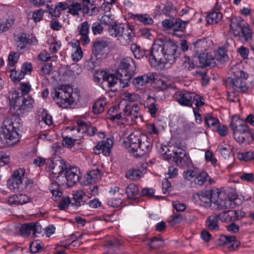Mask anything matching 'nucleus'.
Instances as JSON below:
<instances>
[{"mask_svg":"<svg viewBox=\"0 0 254 254\" xmlns=\"http://www.w3.org/2000/svg\"><path fill=\"white\" fill-rule=\"evenodd\" d=\"M177 44L167 37L156 39L149 52V61L152 66L159 64L170 65L179 57Z\"/></svg>","mask_w":254,"mask_h":254,"instance_id":"f257e3e1","label":"nucleus"},{"mask_svg":"<svg viewBox=\"0 0 254 254\" xmlns=\"http://www.w3.org/2000/svg\"><path fill=\"white\" fill-rule=\"evenodd\" d=\"M125 142L128 151L136 157H141L149 153L152 147L150 138L147 135L139 132L131 133Z\"/></svg>","mask_w":254,"mask_h":254,"instance_id":"f03ea898","label":"nucleus"},{"mask_svg":"<svg viewBox=\"0 0 254 254\" xmlns=\"http://www.w3.org/2000/svg\"><path fill=\"white\" fill-rule=\"evenodd\" d=\"M19 119L16 116L6 118L0 131V140L5 146H11L18 140L17 130L20 127Z\"/></svg>","mask_w":254,"mask_h":254,"instance_id":"7ed1b4c3","label":"nucleus"},{"mask_svg":"<svg viewBox=\"0 0 254 254\" xmlns=\"http://www.w3.org/2000/svg\"><path fill=\"white\" fill-rule=\"evenodd\" d=\"M24 168H19L13 171L10 178L7 181V186L13 192L30 190L35 186L34 182L28 179Z\"/></svg>","mask_w":254,"mask_h":254,"instance_id":"20e7f679","label":"nucleus"},{"mask_svg":"<svg viewBox=\"0 0 254 254\" xmlns=\"http://www.w3.org/2000/svg\"><path fill=\"white\" fill-rule=\"evenodd\" d=\"M73 89L69 86H63L52 93V98L59 107L66 108L74 102L72 93Z\"/></svg>","mask_w":254,"mask_h":254,"instance_id":"39448f33","label":"nucleus"},{"mask_svg":"<svg viewBox=\"0 0 254 254\" xmlns=\"http://www.w3.org/2000/svg\"><path fill=\"white\" fill-rule=\"evenodd\" d=\"M232 69L235 78L229 77L226 79L227 87L237 92H245L248 89L245 82L248 74L241 70H235L234 68Z\"/></svg>","mask_w":254,"mask_h":254,"instance_id":"423d86ee","label":"nucleus"},{"mask_svg":"<svg viewBox=\"0 0 254 254\" xmlns=\"http://www.w3.org/2000/svg\"><path fill=\"white\" fill-rule=\"evenodd\" d=\"M230 126L233 130V133L248 134L250 135L251 139L254 138V133L249 130L246 122L239 117H234L232 120Z\"/></svg>","mask_w":254,"mask_h":254,"instance_id":"0eeeda50","label":"nucleus"},{"mask_svg":"<svg viewBox=\"0 0 254 254\" xmlns=\"http://www.w3.org/2000/svg\"><path fill=\"white\" fill-rule=\"evenodd\" d=\"M66 180L67 185L71 187L78 183L81 178V172L77 167L66 168L64 174Z\"/></svg>","mask_w":254,"mask_h":254,"instance_id":"6e6552de","label":"nucleus"},{"mask_svg":"<svg viewBox=\"0 0 254 254\" xmlns=\"http://www.w3.org/2000/svg\"><path fill=\"white\" fill-rule=\"evenodd\" d=\"M135 68L133 60L131 58L127 57L121 61L118 71L120 76L123 77V73L132 74Z\"/></svg>","mask_w":254,"mask_h":254,"instance_id":"1a4fd4ad","label":"nucleus"},{"mask_svg":"<svg viewBox=\"0 0 254 254\" xmlns=\"http://www.w3.org/2000/svg\"><path fill=\"white\" fill-rule=\"evenodd\" d=\"M113 144V140L111 138L99 141L94 149V152L96 154L102 153L105 156H109Z\"/></svg>","mask_w":254,"mask_h":254,"instance_id":"9d476101","label":"nucleus"},{"mask_svg":"<svg viewBox=\"0 0 254 254\" xmlns=\"http://www.w3.org/2000/svg\"><path fill=\"white\" fill-rule=\"evenodd\" d=\"M197 65L200 67L214 66L215 65L214 58L209 53H199L196 58Z\"/></svg>","mask_w":254,"mask_h":254,"instance_id":"9b49d317","label":"nucleus"},{"mask_svg":"<svg viewBox=\"0 0 254 254\" xmlns=\"http://www.w3.org/2000/svg\"><path fill=\"white\" fill-rule=\"evenodd\" d=\"M155 75L153 72H148L143 75L134 78L132 83L136 88H140L147 84L152 83L155 81Z\"/></svg>","mask_w":254,"mask_h":254,"instance_id":"f8f14e48","label":"nucleus"},{"mask_svg":"<svg viewBox=\"0 0 254 254\" xmlns=\"http://www.w3.org/2000/svg\"><path fill=\"white\" fill-rule=\"evenodd\" d=\"M193 93L189 92H177L175 98L181 105L191 107L192 105Z\"/></svg>","mask_w":254,"mask_h":254,"instance_id":"ddd939ff","label":"nucleus"},{"mask_svg":"<svg viewBox=\"0 0 254 254\" xmlns=\"http://www.w3.org/2000/svg\"><path fill=\"white\" fill-rule=\"evenodd\" d=\"M49 169L52 174L58 175L55 177L58 179L59 177V175L63 174L64 170H66V164L64 160L57 159L53 161L52 163L49 165Z\"/></svg>","mask_w":254,"mask_h":254,"instance_id":"4468645a","label":"nucleus"},{"mask_svg":"<svg viewBox=\"0 0 254 254\" xmlns=\"http://www.w3.org/2000/svg\"><path fill=\"white\" fill-rule=\"evenodd\" d=\"M241 211L239 210L224 211L218 214L219 220L223 222L229 223L239 219Z\"/></svg>","mask_w":254,"mask_h":254,"instance_id":"2eb2a0df","label":"nucleus"},{"mask_svg":"<svg viewBox=\"0 0 254 254\" xmlns=\"http://www.w3.org/2000/svg\"><path fill=\"white\" fill-rule=\"evenodd\" d=\"M134 38L135 33L133 30L130 26L126 25L125 26L124 32H123V34H121L118 41L121 45L126 46L132 42Z\"/></svg>","mask_w":254,"mask_h":254,"instance_id":"dca6fc26","label":"nucleus"},{"mask_svg":"<svg viewBox=\"0 0 254 254\" xmlns=\"http://www.w3.org/2000/svg\"><path fill=\"white\" fill-rule=\"evenodd\" d=\"M186 148V146H181V148L174 149L173 151L172 156L178 165L183 166L187 162Z\"/></svg>","mask_w":254,"mask_h":254,"instance_id":"f3484780","label":"nucleus"},{"mask_svg":"<svg viewBox=\"0 0 254 254\" xmlns=\"http://www.w3.org/2000/svg\"><path fill=\"white\" fill-rule=\"evenodd\" d=\"M244 21L240 17H233L230 21V30L235 36H241V30L244 25Z\"/></svg>","mask_w":254,"mask_h":254,"instance_id":"a211bd4d","label":"nucleus"},{"mask_svg":"<svg viewBox=\"0 0 254 254\" xmlns=\"http://www.w3.org/2000/svg\"><path fill=\"white\" fill-rule=\"evenodd\" d=\"M88 199L83 190H77L73 194V202L71 204L76 207L84 206L86 204Z\"/></svg>","mask_w":254,"mask_h":254,"instance_id":"6ab92c4d","label":"nucleus"},{"mask_svg":"<svg viewBox=\"0 0 254 254\" xmlns=\"http://www.w3.org/2000/svg\"><path fill=\"white\" fill-rule=\"evenodd\" d=\"M219 246H225L228 248L235 249L239 245L238 242L236 241L235 236H221L218 240Z\"/></svg>","mask_w":254,"mask_h":254,"instance_id":"aec40b11","label":"nucleus"},{"mask_svg":"<svg viewBox=\"0 0 254 254\" xmlns=\"http://www.w3.org/2000/svg\"><path fill=\"white\" fill-rule=\"evenodd\" d=\"M192 198L200 205L204 206H208L211 202L213 201L212 198H211V195L206 191H199L194 194Z\"/></svg>","mask_w":254,"mask_h":254,"instance_id":"412c9836","label":"nucleus"},{"mask_svg":"<svg viewBox=\"0 0 254 254\" xmlns=\"http://www.w3.org/2000/svg\"><path fill=\"white\" fill-rule=\"evenodd\" d=\"M110 44L109 41L106 40L97 39L93 43L92 52L97 57L102 55L104 53V50Z\"/></svg>","mask_w":254,"mask_h":254,"instance_id":"4be33fe9","label":"nucleus"},{"mask_svg":"<svg viewBox=\"0 0 254 254\" xmlns=\"http://www.w3.org/2000/svg\"><path fill=\"white\" fill-rule=\"evenodd\" d=\"M22 100V102L18 105L17 108H16V111H15V113L17 115H20L32 109L34 106V101L31 97L26 98L23 96Z\"/></svg>","mask_w":254,"mask_h":254,"instance_id":"5701e85b","label":"nucleus"},{"mask_svg":"<svg viewBox=\"0 0 254 254\" xmlns=\"http://www.w3.org/2000/svg\"><path fill=\"white\" fill-rule=\"evenodd\" d=\"M90 25L87 21L82 22L78 26L79 34L80 36V41L83 45H85L89 43L90 39L88 34L89 31Z\"/></svg>","mask_w":254,"mask_h":254,"instance_id":"b1692460","label":"nucleus"},{"mask_svg":"<svg viewBox=\"0 0 254 254\" xmlns=\"http://www.w3.org/2000/svg\"><path fill=\"white\" fill-rule=\"evenodd\" d=\"M22 93H19L16 90L11 91L9 92L8 98L10 106V110L12 109L16 111V108L22 102Z\"/></svg>","mask_w":254,"mask_h":254,"instance_id":"393cba45","label":"nucleus"},{"mask_svg":"<svg viewBox=\"0 0 254 254\" xmlns=\"http://www.w3.org/2000/svg\"><path fill=\"white\" fill-rule=\"evenodd\" d=\"M139 108L137 104H134L132 106L127 105L124 109V115L132 121H135L139 116Z\"/></svg>","mask_w":254,"mask_h":254,"instance_id":"a878e982","label":"nucleus"},{"mask_svg":"<svg viewBox=\"0 0 254 254\" xmlns=\"http://www.w3.org/2000/svg\"><path fill=\"white\" fill-rule=\"evenodd\" d=\"M68 2H58L53 8L51 6H48L49 13L53 16L59 17L61 14V11L68 9Z\"/></svg>","mask_w":254,"mask_h":254,"instance_id":"bb28decb","label":"nucleus"},{"mask_svg":"<svg viewBox=\"0 0 254 254\" xmlns=\"http://www.w3.org/2000/svg\"><path fill=\"white\" fill-rule=\"evenodd\" d=\"M218 220H219V217L218 214L209 216L206 220V227L210 230L215 231H218L220 229L218 224Z\"/></svg>","mask_w":254,"mask_h":254,"instance_id":"cd10ccee","label":"nucleus"},{"mask_svg":"<svg viewBox=\"0 0 254 254\" xmlns=\"http://www.w3.org/2000/svg\"><path fill=\"white\" fill-rule=\"evenodd\" d=\"M29 36L25 33H19L16 36L15 41L18 50L24 49L29 43Z\"/></svg>","mask_w":254,"mask_h":254,"instance_id":"c85d7f7f","label":"nucleus"},{"mask_svg":"<svg viewBox=\"0 0 254 254\" xmlns=\"http://www.w3.org/2000/svg\"><path fill=\"white\" fill-rule=\"evenodd\" d=\"M125 26L119 25L116 23L109 26L108 28V32L109 35L113 37H117L118 40L120 37L121 34L124 32Z\"/></svg>","mask_w":254,"mask_h":254,"instance_id":"c756f323","label":"nucleus"},{"mask_svg":"<svg viewBox=\"0 0 254 254\" xmlns=\"http://www.w3.org/2000/svg\"><path fill=\"white\" fill-rule=\"evenodd\" d=\"M68 2V12L72 15H78L82 10V4L80 2L67 1Z\"/></svg>","mask_w":254,"mask_h":254,"instance_id":"7c9ffc66","label":"nucleus"},{"mask_svg":"<svg viewBox=\"0 0 254 254\" xmlns=\"http://www.w3.org/2000/svg\"><path fill=\"white\" fill-rule=\"evenodd\" d=\"M100 173L98 169L90 171L87 174L86 181L88 184L94 183L100 180Z\"/></svg>","mask_w":254,"mask_h":254,"instance_id":"2f4dec72","label":"nucleus"},{"mask_svg":"<svg viewBox=\"0 0 254 254\" xmlns=\"http://www.w3.org/2000/svg\"><path fill=\"white\" fill-rule=\"evenodd\" d=\"M139 192L137 186L134 184H130L126 189V193L127 198L135 199Z\"/></svg>","mask_w":254,"mask_h":254,"instance_id":"473e14b6","label":"nucleus"},{"mask_svg":"<svg viewBox=\"0 0 254 254\" xmlns=\"http://www.w3.org/2000/svg\"><path fill=\"white\" fill-rule=\"evenodd\" d=\"M207 47V42L205 39L198 40L194 43V49L198 55L206 50Z\"/></svg>","mask_w":254,"mask_h":254,"instance_id":"72a5a7b5","label":"nucleus"},{"mask_svg":"<svg viewBox=\"0 0 254 254\" xmlns=\"http://www.w3.org/2000/svg\"><path fill=\"white\" fill-rule=\"evenodd\" d=\"M208 175L205 171L197 172V174L194 180L195 184L202 186L208 181Z\"/></svg>","mask_w":254,"mask_h":254,"instance_id":"f704fd0d","label":"nucleus"},{"mask_svg":"<svg viewBox=\"0 0 254 254\" xmlns=\"http://www.w3.org/2000/svg\"><path fill=\"white\" fill-rule=\"evenodd\" d=\"M222 18V14L218 11L210 12L206 17V20L209 24L218 23Z\"/></svg>","mask_w":254,"mask_h":254,"instance_id":"c9c22d12","label":"nucleus"},{"mask_svg":"<svg viewBox=\"0 0 254 254\" xmlns=\"http://www.w3.org/2000/svg\"><path fill=\"white\" fill-rule=\"evenodd\" d=\"M133 18L135 20H137L145 25H150L153 23L152 18L147 14H138L133 15Z\"/></svg>","mask_w":254,"mask_h":254,"instance_id":"e433bc0d","label":"nucleus"},{"mask_svg":"<svg viewBox=\"0 0 254 254\" xmlns=\"http://www.w3.org/2000/svg\"><path fill=\"white\" fill-rule=\"evenodd\" d=\"M240 37H243L246 41H249L252 39L253 32L248 24L244 23V25L241 30Z\"/></svg>","mask_w":254,"mask_h":254,"instance_id":"4c0bfd02","label":"nucleus"},{"mask_svg":"<svg viewBox=\"0 0 254 254\" xmlns=\"http://www.w3.org/2000/svg\"><path fill=\"white\" fill-rule=\"evenodd\" d=\"M76 124L77 126L71 127L68 128H70L71 130H76L78 132H81L82 133H84L86 132L90 123H86L82 121H77Z\"/></svg>","mask_w":254,"mask_h":254,"instance_id":"58836bf2","label":"nucleus"},{"mask_svg":"<svg viewBox=\"0 0 254 254\" xmlns=\"http://www.w3.org/2000/svg\"><path fill=\"white\" fill-rule=\"evenodd\" d=\"M162 12L167 16L172 18H174L177 13L176 8L171 3H167L164 6Z\"/></svg>","mask_w":254,"mask_h":254,"instance_id":"ea45409f","label":"nucleus"},{"mask_svg":"<svg viewBox=\"0 0 254 254\" xmlns=\"http://www.w3.org/2000/svg\"><path fill=\"white\" fill-rule=\"evenodd\" d=\"M144 174L143 171L139 170H130L127 172L126 177L131 180H137L140 179Z\"/></svg>","mask_w":254,"mask_h":254,"instance_id":"a19ab883","label":"nucleus"},{"mask_svg":"<svg viewBox=\"0 0 254 254\" xmlns=\"http://www.w3.org/2000/svg\"><path fill=\"white\" fill-rule=\"evenodd\" d=\"M131 50L132 52L134 57L137 59H141L146 56V51L141 49L136 44H132L130 47Z\"/></svg>","mask_w":254,"mask_h":254,"instance_id":"79ce46f5","label":"nucleus"},{"mask_svg":"<svg viewBox=\"0 0 254 254\" xmlns=\"http://www.w3.org/2000/svg\"><path fill=\"white\" fill-rule=\"evenodd\" d=\"M106 102L104 99H100L97 101L94 104L92 110L95 114H98L104 111Z\"/></svg>","mask_w":254,"mask_h":254,"instance_id":"37998d69","label":"nucleus"},{"mask_svg":"<svg viewBox=\"0 0 254 254\" xmlns=\"http://www.w3.org/2000/svg\"><path fill=\"white\" fill-rule=\"evenodd\" d=\"M213 203L217 206L218 209L222 210L229 208L231 201L229 199H223L218 198L217 199L213 201Z\"/></svg>","mask_w":254,"mask_h":254,"instance_id":"c03bdc74","label":"nucleus"},{"mask_svg":"<svg viewBox=\"0 0 254 254\" xmlns=\"http://www.w3.org/2000/svg\"><path fill=\"white\" fill-rule=\"evenodd\" d=\"M119 75H120L119 73V71H118V73L116 76L113 74L108 73L104 82L107 83V85L110 87H114L115 84L118 83Z\"/></svg>","mask_w":254,"mask_h":254,"instance_id":"a18cd8bd","label":"nucleus"},{"mask_svg":"<svg viewBox=\"0 0 254 254\" xmlns=\"http://www.w3.org/2000/svg\"><path fill=\"white\" fill-rule=\"evenodd\" d=\"M189 22V20H182L180 18H177L174 22L173 30L175 31H183L185 29L186 26Z\"/></svg>","mask_w":254,"mask_h":254,"instance_id":"49530a36","label":"nucleus"},{"mask_svg":"<svg viewBox=\"0 0 254 254\" xmlns=\"http://www.w3.org/2000/svg\"><path fill=\"white\" fill-rule=\"evenodd\" d=\"M20 55L16 52H11L8 57V65L9 66H14L17 63L19 58Z\"/></svg>","mask_w":254,"mask_h":254,"instance_id":"de8ad7c7","label":"nucleus"},{"mask_svg":"<svg viewBox=\"0 0 254 254\" xmlns=\"http://www.w3.org/2000/svg\"><path fill=\"white\" fill-rule=\"evenodd\" d=\"M238 159L244 161H250L254 159V152L248 151L244 153H239L237 156Z\"/></svg>","mask_w":254,"mask_h":254,"instance_id":"09e8293b","label":"nucleus"},{"mask_svg":"<svg viewBox=\"0 0 254 254\" xmlns=\"http://www.w3.org/2000/svg\"><path fill=\"white\" fill-rule=\"evenodd\" d=\"M75 50L72 54V57L73 60L78 61L83 56V53L81 48L79 46L78 42L76 41L74 43Z\"/></svg>","mask_w":254,"mask_h":254,"instance_id":"8fccbe9b","label":"nucleus"},{"mask_svg":"<svg viewBox=\"0 0 254 254\" xmlns=\"http://www.w3.org/2000/svg\"><path fill=\"white\" fill-rule=\"evenodd\" d=\"M132 74L123 73V77L119 75V83L120 87L121 88H125L128 86V82L129 80L132 77Z\"/></svg>","mask_w":254,"mask_h":254,"instance_id":"3c124183","label":"nucleus"},{"mask_svg":"<svg viewBox=\"0 0 254 254\" xmlns=\"http://www.w3.org/2000/svg\"><path fill=\"white\" fill-rule=\"evenodd\" d=\"M204 121L208 127H213L219 124L218 120L210 114H207L205 115Z\"/></svg>","mask_w":254,"mask_h":254,"instance_id":"603ef678","label":"nucleus"},{"mask_svg":"<svg viewBox=\"0 0 254 254\" xmlns=\"http://www.w3.org/2000/svg\"><path fill=\"white\" fill-rule=\"evenodd\" d=\"M164 245V241L162 239L154 237L150 239L149 246L150 248L156 249Z\"/></svg>","mask_w":254,"mask_h":254,"instance_id":"864d4df0","label":"nucleus"},{"mask_svg":"<svg viewBox=\"0 0 254 254\" xmlns=\"http://www.w3.org/2000/svg\"><path fill=\"white\" fill-rule=\"evenodd\" d=\"M33 223H26L23 224L20 229L21 235L24 237L28 236L31 232H32Z\"/></svg>","mask_w":254,"mask_h":254,"instance_id":"5fc2aeb1","label":"nucleus"},{"mask_svg":"<svg viewBox=\"0 0 254 254\" xmlns=\"http://www.w3.org/2000/svg\"><path fill=\"white\" fill-rule=\"evenodd\" d=\"M71 203L69 197L64 196L62 197L61 200L59 201L58 206L60 209L64 210L67 208Z\"/></svg>","mask_w":254,"mask_h":254,"instance_id":"6e6d98bb","label":"nucleus"},{"mask_svg":"<svg viewBox=\"0 0 254 254\" xmlns=\"http://www.w3.org/2000/svg\"><path fill=\"white\" fill-rule=\"evenodd\" d=\"M13 24V20L7 19L5 21L0 20V32L7 30Z\"/></svg>","mask_w":254,"mask_h":254,"instance_id":"4d7b16f0","label":"nucleus"},{"mask_svg":"<svg viewBox=\"0 0 254 254\" xmlns=\"http://www.w3.org/2000/svg\"><path fill=\"white\" fill-rule=\"evenodd\" d=\"M9 70L11 72L10 77L13 78L14 81H18L24 77L25 74L21 70L18 72L14 71V68H11Z\"/></svg>","mask_w":254,"mask_h":254,"instance_id":"13d9d810","label":"nucleus"},{"mask_svg":"<svg viewBox=\"0 0 254 254\" xmlns=\"http://www.w3.org/2000/svg\"><path fill=\"white\" fill-rule=\"evenodd\" d=\"M17 204L23 205L27 203L30 201V198L29 196L25 194H17Z\"/></svg>","mask_w":254,"mask_h":254,"instance_id":"bf43d9fd","label":"nucleus"},{"mask_svg":"<svg viewBox=\"0 0 254 254\" xmlns=\"http://www.w3.org/2000/svg\"><path fill=\"white\" fill-rule=\"evenodd\" d=\"M192 97V103H194L196 106V109H198L201 106L204 105V99L202 97L200 96L199 95L193 93Z\"/></svg>","mask_w":254,"mask_h":254,"instance_id":"052dcab7","label":"nucleus"},{"mask_svg":"<svg viewBox=\"0 0 254 254\" xmlns=\"http://www.w3.org/2000/svg\"><path fill=\"white\" fill-rule=\"evenodd\" d=\"M108 72L103 70H98L94 74V78L95 81L100 82L101 79L104 82L105 79L108 74Z\"/></svg>","mask_w":254,"mask_h":254,"instance_id":"680f3d73","label":"nucleus"},{"mask_svg":"<svg viewBox=\"0 0 254 254\" xmlns=\"http://www.w3.org/2000/svg\"><path fill=\"white\" fill-rule=\"evenodd\" d=\"M77 139L73 138L70 136L64 137L63 139V144L64 146L67 148H71L74 146V143Z\"/></svg>","mask_w":254,"mask_h":254,"instance_id":"e2e57ef3","label":"nucleus"},{"mask_svg":"<svg viewBox=\"0 0 254 254\" xmlns=\"http://www.w3.org/2000/svg\"><path fill=\"white\" fill-rule=\"evenodd\" d=\"M235 139L240 142L243 143L246 140H249L251 138L250 135L246 133H233Z\"/></svg>","mask_w":254,"mask_h":254,"instance_id":"0e129e2a","label":"nucleus"},{"mask_svg":"<svg viewBox=\"0 0 254 254\" xmlns=\"http://www.w3.org/2000/svg\"><path fill=\"white\" fill-rule=\"evenodd\" d=\"M99 19L100 20L101 23L106 25H111L114 24L115 22H113V19L110 15H103L99 16Z\"/></svg>","mask_w":254,"mask_h":254,"instance_id":"69168bd1","label":"nucleus"},{"mask_svg":"<svg viewBox=\"0 0 254 254\" xmlns=\"http://www.w3.org/2000/svg\"><path fill=\"white\" fill-rule=\"evenodd\" d=\"M217 60L220 62H224L228 60V56L226 50L223 48H219L216 55Z\"/></svg>","mask_w":254,"mask_h":254,"instance_id":"338daca9","label":"nucleus"},{"mask_svg":"<svg viewBox=\"0 0 254 254\" xmlns=\"http://www.w3.org/2000/svg\"><path fill=\"white\" fill-rule=\"evenodd\" d=\"M41 116V121H43L45 124L48 126L52 125V117L48 114L46 111H43Z\"/></svg>","mask_w":254,"mask_h":254,"instance_id":"774afa93","label":"nucleus"}]
</instances>
